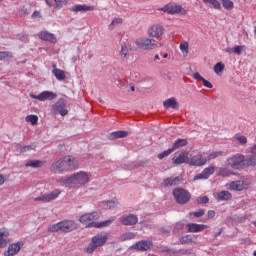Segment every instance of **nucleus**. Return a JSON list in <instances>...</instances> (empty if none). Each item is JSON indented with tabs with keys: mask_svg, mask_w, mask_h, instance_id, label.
Masks as SVG:
<instances>
[{
	"mask_svg": "<svg viewBox=\"0 0 256 256\" xmlns=\"http://www.w3.org/2000/svg\"><path fill=\"white\" fill-rule=\"evenodd\" d=\"M60 187H83L89 183V174L85 171H80L72 174L70 177L60 178L56 181Z\"/></svg>",
	"mask_w": 256,
	"mask_h": 256,
	"instance_id": "1",
	"label": "nucleus"
},
{
	"mask_svg": "<svg viewBox=\"0 0 256 256\" xmlns=\"http://www.w3.org/2000/svg\"><path fill=\"white\" fill-rule=\"evenodd\" d=\"M52 173H69L79 169V161L73 156H64L51 165Z\"/></svg>",
	"mask_w": 256,
	"mask_h": 256,
	"instance_id": "2",
	"label": "nucleus"
},
{
	"mask_svg": "<svg viewBox=\"0 0 256 256\" xmlns=\"http://www.w3.org/2000/svg\"><path fill=\"white\" fill-rule=\"evenodd\" d=\"M97 219H99V214L97 212H92L80 216L79 221L82 223V225H86V227H95L96 229L101 227H109V225L115 221V217L101 223L95 222Z\"/></svg>",
	"mask_w": 256,
	"mask_h": 256,
	"instance_id": "3",
	"label": "nucleus"
},
{
	"mask_svg": "<svg viewBox=\"0 0 256 256\" xmlns=\"http://www.w3.org/2000/svg\"><path fill=\"white\" fill-rule=\"evenodd\" d=\"M77 229V223L73 220H63L56 224H52L48 227L49 233H57L61 231L62 233H71Z\"/></svg>",
	"mask_w": 256,
	"mask_h": 256,
	"instance_id": "4",
	"label": "nucleus"
},
{
	"mask_svg": "<svg viewBox=\"0 0 256 256\" xmlns=\"http://www.w3.org/2000/svg\"><path fill=\"white\" fill-rule=\"evenodd\" d=\"M135 44L136 47L144 51H153V49L161 47V44L157 43V40L151 38H138Z\"/></svg>",
	"mask_w": 256,
	"mask_h": 256,
	"instance_id": "5",
	"label": "nucleus"
},
{
	"mask_svg": "<svg viewBox=\"0 0 256 256\" xmlns=\"http://www.w3.org/2000/svg\"><path fill=\"white\" fill-rule=\"evenodd\" d=\"M224 165L231 169H243L245 167V156L242 154L233 155L224 162Z\"/></svg>",
	"mask_w": 256,
	"mask_h": 256,
	"instance_id": "6",
	"label": "nucleus"
},
{
	"mask_svg": "<svg viewBox=\"0 0 256 256\" xmlns=\"http://www.w3.org/2000/svg\"><path fill=\"white\" fill-rule=\"evenodd\" d=\"M160 11L168 15H187V10L183 6L176 3H168L163 6Z\"/></svg>",
	"mask_w": 256,
	"mask_h": 256,
	"instance_id": "7",
	"label": "nucleus"
},
{
	"mask_svg": "<svg viewBox=\"0 0 256 256\" xmlns=\"http://www.w3.org/2000/svg\"><path fill=\"white\" fill-rule=\"evenodd\" d=\"M173 196L176 203L179 205H185L191 201V193L183 188H176L173 190Z\"/></svg>",
	"mask_w": 256,
	"mask_h": 256,
	"instance_id": "8",
	"label": "nucleus"
},
{
	"mask_svg": "<svg viewBox=\"0 0 256 256\" xmlns=\"http://www.w3.org/2000/svg\"><path fill=\"white\" fill-rule=\"evenodd\" d=\"M249 187H251V181L246 179L230 182L228 189H230V191H247Z\"/></svg>",
	"mask_w": 256,
	"mask_h": 256,
	"instance_id": "9",
	"label": "nucleus"
},
{
	"mask_svg": "<svg viewBox=\"0 0 256 256\" xmlns=\"http://www.w3.org/2000/svg\"><path fill=\"white\" fill-rule=\"evenodd\" d=\"M67 104L64 99H59L55 104L52 105L51 112L53 115H61L65 117L69 111L67 110Z\"/></svg>",
	"mask_w": 256,
	"mask_h": 256,
	"instance_id": "10",
	"label": "nucleus"
},
{
	"mask_svg": "<svg viewBox=\"0 0 256 256\" xmlns=\"http://www.w3.org/2000/svg\"><path fill=\"white\" fill-rule=\"evenodd\" d=\"M164 33L165 28L160 24H154L148 28V37H152V39H160V37H163Z\"/></svg>",
	"mask_w": 256,
	"mask_h": 256,
	"instance_id": "11",
	"label": "nucleus"
},
{
	"mask_svg": "<svg viewBox=\"0 0 256 256\" xmlns=\"http://www.w3.org/2000/svg\"><path fill=\"white\" fill-rule=\"evenodd\" d=\"M207 164V157L203 156V154L199 153L188 160V165L191 167H203V165Z\"/></svg>",
	"mask_w": 256,
	"mask_h": 256,
	"instance_id": "12",
	"label": "nucleus"
},
{
	"mask_svg": "<svg viewBox=\"0 0 256 256\" xmlns=\"http://www.w3.org/2000/svg\"><path fill=\"white\" fill-rule=\"evenodd\" d=\"M59 195H61V192L59 189H56L49 194H44V195L34 198V201H41L42 203H49L51 201H55V199H57V197H59Z\"/></svg>",
	"mask_w": 256,
	"mask_h": 256,
	"instance_id": "13",
	"label": "nucleus"
},
{
	"mask_svg": "<svg viewBox=\"0 0 256 256\" xmlns=\"http://www.w3.org/2000/svg\"><path fill=\"white\" fill-rule=\"evenodd\" d=\"M31 99H37L38 101H53L57 98V94L51 91H43L42 93L35 95L30 94Z\"/></svg>",
	"mask_w": 256,
	"mask_h": 256,
	"instance_id": "14",
	"label": "nucleus"
},
{
	"mask_svg": "<svg viewBox=\"0 0 256 256\" xmlns=\"http://www.w3.org/2000/svg\"><path fill=\"white\" fill-rule=\"evenodd\" d=\"M23 247V241H18L17 243L10 244L8 250L4 252V256H14L21 251Z\"/></svg>",
	"mask_w": 256,
	"mask_h": 256,
	"instance_id": "15",
	"label": "nucleus"
},
{
	"mask_svg": "<svg viewBox=\"0 0 256 256\" xmlns=\"http://www.w3.org/2000/svg\"><path fill=\"white\" fill-rule=\"evenodd\" d=\"M70 11H72V13H87V11H95V6L76 4L70 8Z\"/></svg>",
	"mask_w": 256,
	"mask_h": 256,
	"instance_id": "16",
	"label": "nucleus"
},
{
	"mask_svg": "<svg viewBox=\"0 0 256 256\" xmlns=\"http://www.w3.org/2000/svg\"><path fill=\"white\" fill-rule=\"evenodd\" d=\"M186 228L188 230V233H201V231L209 229V225L189 223L186 225Z\"/></svg>",
	"mask_w": 256,
	"mask_h": 256,
	"instance_id": "17",
	"label": "nucleus"
},
{
	"mask_svg": "<svg viewBox=\"0 0 256 256\" xmlns=\"http://www.w3.org/2000/svg\"><path fill=\"white\" fill-rule=\"evenodd\" d=\"M213 173H215V167H207L202 171V173L194 177V181H199L200 179H209Z\"/></svg>",
	"mask_w": 256,
	"mask_h": 256,
	"instance_id": "18",
	"label": "nucleus"
},
{
	"mask_svg": "<svg viewBox=\"0 0 256 256\" xmlns=\"http://www.w3.org/2000/svg\"><path fill=\"white\" fill-rule=\"evenodd\" d=\"M139 218H137L134 214H129L128 216H124L120 219V223L125 226L137 225Z\"/></svg>",
	"mask_w": 256,
	"mask_h": 256,
	"instance_id": "19",
	"label": "nucleus"
},
{
	"mask_svg": "<svg viewBox=\"0 0 256 256\" xmlns=\"http://www.w3.org/2000/svg\"><path fill=\"white\" fill-rule=\"evenodd\" d=\"M152 245L151 241H139L130 247V249H136L137 251H149Z\"/></svg>",
	"mask_w": 256,
	"mask_h": 256,
	"instance_id": "20",
	"label": "nucleus"
},
{
	"mask_svg": "<svg viewBox=\"0 0 256 256\" xmlns=\"http://www.w3.org/2000/svg\"><path fill=\"white\" fill-rule=\"evenodd\" d=\"M38 37L39 39H42V41H48V43H57V37H55V34L47 31L39 32Z\"/></svg>",
	"mask_w": 256,
	"mask_h": 256,
	"instance_id": "21",
	"label": "nucleus"
},
{
	"mask_svg": "<svg viewBox=\"0 0 256 256\" xmlns=\"http://www.w3.org/2000/svg\"><path fill=\"white\" fill-rule=\"evenodd\" d=\"M131 48L127 45V43L122 42L121 43V50L119 52V55L122 59V61H129Z\"/></svg>",
	"mask_w": 256,
	"mask_h": 256,
	"instance_id": "22",
	"label": "nucleus"
},
{
	"mask_svg": "<svg viewBox=\"0 0 256 256\" xmlns=\"http://www.w3.org/2000/svg\"><path fill=\"white\" fill-rule=\"evenodd\" d=\"M181 245H191L193 243H197V236L188 234L186 236H182L180 238Z\"/></svg>",
	"mask_w": 256,
	"mask_h": 256,
	"instance_id": "23",
	"label": "nucleus"
},
{
	"mask_svg": "<svg viewBox=\"0 0 256 256\" xmlns=\"http://www.w3.org/2000/svg\"><path fill=\"white\" fill-rule=\"evenodd\" d=\"M172 161L173 163H175V165H183V163H186V165H189V157L184 153H181L178 156H175L172 159Z\"/></svg>",
	"mask_w": 256,
	"mask_h": 256,
	"instance_id": "24",
	"label": "nucleus"
},
{
	"mask_svg": "<svg viewBox=\"0 0 256 256\" xmlns=\"http://www.w3.org/2000/svg\"><path fill=\"white\" fill-rule=\"evenodd\" d=\"M216 175L218 177H231V175H235L233 173V170L229 169L227 166L226 167H220L216 171Z\"/></svg>",
	"mask_w": 256,
	"mask_h": 256,
	"instance_id": "25",
	"label": "nucleus"
},
{
	"mask_svg": "<svg viewBox=\"0 0 256 256\" xmlns=\"http://www.w3.org/2000/svg\"><path fill=\"white\" fill-rule=\"evenodd\" d=\"M92 242L97 247H103V245H105V243H107V236H103L101 234H97L96 236L92 237Z\"/></svg>",
	"mask_w": 256,
	"mask_h": 256,
	"instance_id": "26",
	"label": "nucleus"
},
{
	"mask_svg": "<svg viewBox=\"0 0 256 256\" xmlns=\"http://www.w3.org/2000/svg\"><path fill=\"white\" fill-rule=\"evenodd\" d=\"M181 183V179L179 177H170L164 179L163 185L164 187H175V185H179Z\"/></svg>",
	"mask_w": 256,
	"mask_h": 256,
	"instance_id": "27",
	"label": "nucleus"
},
{
	"mask_svg": "<svg viewBox=\"0 0 256 256\" xmlns=\"http://www.w3.org/2000/svg\"><path fill=\"white\" fill-rule=\"evenodd\" d=\"M165 109H179V103L175 98H169L163 102Z\"/></svg>",
	"mask_w": 256,
	"mask_h": 256,
	"instance_id": "28",
	"label": "nucleus"
},
{
	"mask_svg": "<svg viewBox=\"0 0 256 256\" xmlns=\"http://www.w3.org/2000/svg\"><path fill=\"white\" fill-rule=\"evenodd\" d=\"M52 73L58 81H65V79H66L65 71L57 68V65H55V64L53 65Z\"/></svg>",
	"mask_w": 256,
	"mask_h": 256,
	"instance_id": "29",
	"label": "nucleus"
},
{
	"mask_svg": "<svg viewBox=\"0 0 256 256\" xmlns=\"http://www.w3.org/2000/svg\"><path fill=\"white\" fill-rule=\"evenodd\" d=\"M217 201H231L233 199V195L229 191H221L217 194Z\"/></svg>",
	"mask_w": 256,
	"mask_h": 256,
	"instance_id": "30",
	"label": "nucleus"
},
{
	"mask_svg": "<svg viewBox=\"0 0 256 256\" xmlns=\"http://www.w3.org/2000/svg\"><path fill=\"white\" fill-rule=\"evenodd\" d=\"M37 148V144L32 143L30 145H17V151H19L20 153H27V151H33Z\"/></svg>",
	"mask_w": 256,
	"mask_h": 256,
	"instance_id": "31",
	"label": "nucleus"
},
{
	"mask_svg": "<svg viewBox=\"0 0 256 256\" xmlns=\"http://www.w3.org/2000/svg\"><path fill=\"white\" fill-rule=\"evenodd\" d=\"M129 135V132L127 131H116L109 134V139H124V137H127Z\"/></svg>",
	"mask_w": 256,
	"mask_h": 256,
	"instance_id": "32",
	"label": "nucleus"
},
{
	"mask_svg": "<svg viewBox=\"0 0 256 256\" xmlns=\"http://www.w3.org/2000/svg\"><path fill=\"white\" fill-rule=\"evenodd\" d=\"M187 143H188V142H187V139H185V138L177 139V140L173 143L171 149H173V151H177V149H181V147H186Z\"/></svg>",
	"mask_w": 256,
	"mask_h": 256,
	"instance_id": "33",
	"label": "nucleus"
},
{
	"mask_svg": "<svg viewBox=\"0 0 256 256\" xmlns=\"http://www.w3.org/2000/svg\"><path fill=\"white\" fill-rule=\"evenodd\" d=\"M42 165L43 161L41 160H31L25 164V167H33L34 169H37L39 167H42Z\"/></svg>",
	"mask_w": 256,
	"mask_h": 256,
	"instance_id": "34",
	"label": "nucleus"
},
{
	"mask_svg": "<svg viewBox=\"0 0 256 256\" xmlns=\"http://www.w3.org/2000/svg\"><path fill=\"white\" fill-rule=\"evenodd\" d=\"M25 121L26 123H31V125H37V123H39V117L37 115H28Z\"/></svg>",
	"mask_w": 256,
	"mask_h": 256,
	"instance_id": "35",
	"label": "nucleus"
},
{
	"mask_svg": "<svg viewBox=\"0 0 256 256\" xmlns=\"http://www.w3.org/2000/svg\"><path fill=\"white\" fill-rule=\"evenodd\" d=\"M7 59H13V53L9 51H0V61H7Z\"/></svg>",
	"mask_w": 256,
	"mask_h": 256,
	"instance_id": "36",
	"label": "nucleus"
},
{
	"mask_svg": "<svg viewBox=\"0 0 256 256\" xmlns=\"http://www.w3.org/2000/svg\"><path fill=\"white\" fill-rule=\"evenodd\" d=\"M221 1L222 6L224 7V9H227V11H231V9H233L234 7V3L231 0H218V2Z\"/></svg>",
	"mask_w": 256,
	"mask_h": 256,
	"instance_id": "37",
	"label": "nucleus"
},
{
	"mask_svg": "<svg viewBox=\"0 0 256 256\" xmlns=\"http://www.w3.org/2000/svg\"><path fill=\"white\" fill-rule=\"evenodd\" d=\"M256 157H250L248 159L244 158V167H255Z\"/></svg>",
	"mask_w": 256,
	"mask_h": 256,
	"instance_id": "38",
	"label": "nucleus"
},
{
	"mask_svg": "<svg viewBox=\"0 0 256 256\" xmlns=\"http://www.w3.org/2000/svg\"><path fill=\"white\" fill-rule=\"evenodd\" d=\"M223 71H225V64H223L222 62H218L214 66V73H216V75H219V73H223Z\"/></svg>",
	"mask_w": 256,
	"mask_h": 256,
	"instance_id": "39",
	"label": "nucleus"
},
{
	"mask_svg": "<svg viewBox=\"0 0 256 256\" xmlns=\"http://www.w3.org/2000/svg\"><path fill=\"white\" fill-rule=\"evenodd\" d=\"M118 25H123V18H115L112 20L111 24L109 25V29L113 30Z\"/></svg>",
	"mask_w": 256,
	"mask_h": 256,
	"instance_id": "40",
	"label": "nucleus"
},
{
	"mask_svg": "<svg viewBox=\"0 0 256 256\" xmlns=\"http://www.w3.org/2000/svg\"><path fill=\"white\" fill-rule=\"evenodd\" d=\"M95 249H97V246L95 245V243H93V240H91V243H89L88 246L84 248V252L91 254L95 251Z\"/></svg>",
	"mask_w": 256,
	"mask_h": 256,
	"instance_id": "41",
	"label": "nucleus"
},
{
	"mask_svg": "<svg viewBox=\"0 0 256 256\" xmlns=\"http://www.w3.org/2000/svg\"><path fill=\"white\" fill-rule=\"evenodd\" d=\"M180 51L183 55H189V43L183 42L180 44Z\"/></svg>",
	"mask_w": 256,
	"mask_h": 256,
	"instance_id": "42",
	"label": "nucleus"
},
{
	"mask_svg": "<svg viewBox=\"0 0 256 256\" xmlns=\"http://www.w3.org/2000/svg\"><path fill=\"white\" fill-rule=\"evenodd\" d=\"M235 139L240 145H247V137H245L244 135L236 134Z\"/></svg>",
	"mask_w": 256,
	"mask_h": 256,
	"instance_id": "43",
	"label": "nucleus"
},
{
	"mask_svg": "<svg viewBox=\"0 0 256 256\" xmlns=\"http://www.w3.org/2000/svg\"><path fill=\"white\" fill-rule=\"evenodd\" d=\"M55 3V9H62L63 5H67L69 3V0H54Z\"/></svg>",
	"mask_w": 256,
	"mask_h": 256,
	"instance_id": "44",
	"label": "nucleus"
},
{
	"mask_svg": "<svg viewBox=\"0 0 256 256\" xmlns=\"http://www.w3.org/2000/svg\"><path fill=\"white\" fill-rule=\"evenodd\" d=\"M204 3H210L214 7V9H221V3L219 0H203Z\"/></svg>",
	"mask_w": 256,
	"mask_h": 256,
	"instance_id": "45",
	"label": "nucleus"
},
{
	"mask_svg": "<svg viewBox=\"0 0 256 256\" xmlns=\"http://www.w3.org/2000/svg\"><path fill=\"white\" fill-rule=\"evenodd\" d=\"M171 153H173L172 148L165 150L164 152L158 154V159H160V160L165 159V157H169V155H171Z\"/></svg>",
	"mask_w": 256,
	"mask_h": 256,
	"instance_id": "46",
	"label": "nucleus"
},
{
	"mask_svg": "<svg viewBox=\"0 0 256 256\" xmlns=\"http://www.w3.org/2000/svg\"><path fill=\"white\" fill-rule=\"evenodd\" d=\"M245 49H246L245 45L235 46L233 53H235V55H241V53H243V51H245Z\"/></svg>",
	"mask_w": 256,
	"mask_h": 256,
	"instance_id": "47",
	"label": "nucleus"
},
{
	"mask_svg": "<svg viewBox=\"0 0 256 256\" xmlns=\"http://www.w3.org/2000/svg\"><path fill=\"white\" fill-rule=\"evenodd\" d=\"M9 237V229L3 227L0 228V239H7Z\"/></svg>",
	"mask_w": 256,
	"mask_h": 256,
	"instance_id": "48",
	"label": "nucleus"
},
{
	"mask_svg": "<svg viewBox=\"0 0 256 256\" xmlns=\"http://www.w3.org/2000/svg\"><path fill=\"white\" fill-rule=\"evenodd\" d=\"M220 155H223V152L219 151V152H212L208 155L207 161H211L213 159H217V157H220Z\"/></svg>",
	"mask_w": 256,
	"mask_h": 256,
	"instance_id": "49",
	"label": "nucleus"
},
{
	"mask_svg": "<svg viewBox=\"0 0 256 256\" xmlns=\"http://www.w3.org/2000/svg\"><path fill=\"white\" fill-rule=\"evenodd\" d=\"M9 243H11V240L9 238H0V249L7 247Z\"/></svg>",
	"mask_w": 256,
	"mask_h": 256,
	"instance_id": "50",
	"label": "nucleus"
},
{
	"mask_svg": "<svg viewBox=\"0 0 256 256\" xmlns=\"http://www.w3.org/2000/svg\"><path fill=\"white\" fill-rule=\"evenodd\" d=\"M197 203H199L200 205H205V204L209 203V197H207V196L199 197L197 199Z\"/></svg>",
	"mask_w": 256,
	"mask_h": 256,
	"instance_id": "51",
	"label": "nucleus"
},
{
	"mask_svg": "<svg viewBox=\"0 0 256 256\" xmlns=\"http://www.w3.org/2000/svg\"><path fill=\"white\" fill-rule=\"evenodd\" d=\"M190 215H193L194 217H203L205 215V210L199 209L198 211L191 212Z\"/></svg>",
	"mask_w": 256,
	"mask_h": 256,
	"instance_id": "52",
	"label": "nucleus"
},
{
	"mask_svg": "<svg viewBox=\"0 0 256 256\" xmlns=\"http://www.w3.org/2000/svg\"><path fill=\"white\" fill-rule=\"evenodd\" d=\"M124 239L129 241L131 239H135V234L133 232H128L123 235Z\"/></svg>",
	"mask_w": 256,
	"mask_h": 256,
	"instance_id": "53",
	"label": "nucleus"
},
{
	"mask_svg": "<svg viewBox=\"0 0 256 256\" xmlns=\"http://www.w3.org/2000/svg\"><path fill=\"white\" fill-rule=\"evenodd\" d=\"M193 79H195L196 81H204L205 78H203V76H201V74H199V72H195L193 74Z\"/></svg>",
	"mask_w": 256,
	"mask_h": 256,
	"instance_id": "54",
	"label": "nucleus"
},
{
	"mask_svg": "<svg viewBox=\"0 0 256 256\" xmlns=\"http://www.w3.org/2000/svg\"><path fill=\"white\" fill-rule=\"evenodd\" d=\"M241 245H251V238H242L240 240Z\"/></svg>",
	"mask_w": 256,
	"mask_h": 256,
	"instance_id": "55",
	"label": "nucleus"
},
{
	"mask_svg": "<svg viewBox=\"0 0 256 256\" xmlns=\"http://www.w3.org/2000/svg\"><path fill=\"white\" fill-rule=\"evenodd\" d=\"M114 207H117V202H115V200H111L107 202L108 209H113Z\"/></svg>",
	"mask_w": 256,
	"mask_h": 256,
	"instance_id": "56",
	"label": "nucleus"
},
{
	"mask_svg": "<svg viewBox=\"0 0 256 256\" xmlns=\"http://www.w3.org/2000/svg\"><path fill=\"white\" fill-rule=\"evenodd\" d=\"M202 83H203L204 87H207V89H213V84H211V82H209L208 80L204 79V81H202Z\"/></svg>",
	"mask_w": 256,
	"mask_h": 256,
	"instance_id": "57",
	"label": "nucleus"
},
{
	"mask_svg": "<svg viewBox=\"0 0 256 256\" xmlns=\"http://www.w3.org/2000/svg\"><path fill=\"white\" fill-rule=\"evenodd\" d=\"M207 217H208V219H213V217H215V211L214 210H209L207 212Z\"/></svg>",
	"mask_w": 256,
	"mask_h": 256,
	"instance_id": "58",
	"label": "nucleus"
},
{
	"mask_svg": "<svg viewBox=\"0 0 256 256\" xmlns=\"http://www.w3.org/2000/svg\"><path fill=\"white\" fill-rule=\"evenodd\" d=\"M160 233H162V235H169V230H167L166 228H161Z\"/></svg>",
	"mask_w": 256,
	"mask_h": 256,
	"instance_id": "59",
	"label": "nucleus"
},
{
	"mask_svg": "<svg viewBox=\"0 0 256 256\" xmlns=\"http://www.w3.org/2000/svg\"><path fill=\"white\" fill-rule=\"evenodd\" d=\"M5 184V177H3V175L0 174V187L1 185Z\"/></svg>",
	"mask_w": 256,
	"mask_h": 256,
	"instance_id": "60",
	"label": "nucleus"
},
{
	"mask_svg": "<svg viewBox=\"0 0 256 256\" xmlns=\"http://www.w3.org/2000/svg\"><path fill=\"white\" fill-rule=\"evenodd\" d=\"M177 229H183V224L182 223H177L175 226V231H177Z\"/></svg>",
	"mask_w": 256,
	"mask_h": 256,
	"instance_id": "61",
	"label": "nucleus"
},
{
	"mask_svg": "<svg viewBox=\"0 0 256 256\" xmlns=\"http://www.w3.org/2000/svg\"><path fill=\"white\" fill-rule=\"evenodd\" d=\"M39 15H41V13H39V11H34L32 14V17H39Z\"/></svg>",
	"mask_w": 256,
	"mask_h": 256,
	"instance_id": "62",
	"label": "nucleus"
},
{
	"mask_svg": "<svg viewBox=\"0 0 256 256\" xmlns=\"http://www.w3.org/2000/svg\"><path fill=\"white\" fill-rule=\"evenodd\" d=\"M253 155H256V144L251 149Z\"/></svg>",
	"mask_w": 256,
	"mask_h": 256,
	"instance_id": "63",
	"label": "nucleus"
},
{
	"mask_svg": "<svg viewBox=\"0 0 256 256\" xmlns=\"http://www.w3.org/2000/svg\"><path fill=\"white\" fill-rule=\"evenodd\" d=\"M234 48H226V53H233Z\"/></svg>",
	"mask_w": 256,
	"mask_h": 256,
	"instance_id": "64",
	"label": "nucleus"
}]
</instances>
